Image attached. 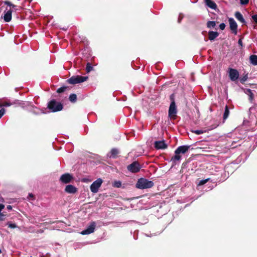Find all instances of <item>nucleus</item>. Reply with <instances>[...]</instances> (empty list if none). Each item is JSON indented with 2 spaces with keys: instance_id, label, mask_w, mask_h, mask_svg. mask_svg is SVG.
<instances>
[{
  "instance_id": "1",
  "label": "nucleus",
  "mask_w": 257,
  "mask_h": 257,
  "mask_svg": "<svg viewBox=\"0 0 257 257\" xmlns=\"http://www.w3.org/2000/svg\"><path fill=\"white\" fill-rule=\"evenodd\" d=\"M153 185L154 183L152 181L144 178H141L138 181L136 187L138 188L144 189L151 188Z\"/></svg>"
},
{
  "instance_id": "2",
  "label": "nucleus",
  "mask_w": 257,
  "mask_h": 257,
  "mask_svg": "<svg viewBox=\"0 0 257 257\" xmlns=\"http://www.w3.org/2000/svg\"><path fill=\"white\" fill-rule=\"evenodd\" d=\"M170 99L171 100V102L169 109V116L171 118L175 119L177 113V109L175 100L174 99L173 94L170 96Z\"/></svg>"
},
{
  "instance_id": "3",
  "label": "nucleus",
  "mask_w": 257,
  "mask_h": 257,
  "mask_svg": "<svg viewBox=\"0 0 257 257\" xmlns=\"http://www.w3.org/2000/svg\"><path fill=\"white\" fill-rule=\"evenodd\" d=\"M48 108L53 112L60 111L62 109L63 105L60 102H58L55 100H51L48 105Z\"/></svg>"
},
{
  "instance_id": "4",
  "label": "nucleus",
  "mask_w": 257,
  "mask_h": 257,
  "mask_svg": "<svg viewBox=\"0 0 257 257\" xmlns=\"http://www.w3.org/2000/svg\"><path fill=\"white\" fill-rule=\"evenodd\" d=\"M88 77L87 76H72L68 80V82L70 84H75L81 83L86 81Z\"/></svg>"
},
{
  "instance_id": "5",
  "label": "nucleus",
  "mask_w": 257,
  "mask_h": 257,
  "mask_svg": "<svg viewBox=\"0 0 257 257\" xmlns=\"http://www.w3.org/2000/svg\"><path fill=\"white\" fill-rule=\"evenodd\" d=\"M102 182L103 180L101 178H98L93 182L90 187L91 191L93 193H96L98 191L99 188L100 187Z\"/></svg>"
},
{
  "instance_id": "6",
  "label": "nucleus",
  "mask_w": 257,
  "mask_h": 257,
  "mask_svg": "<svg viewBox=\"0 0 257 257\" xmlns=\"http://www.w3.org/2000/svg\"><path fill=\"white\" fill-rule=\"evenodd\" d=\"M141 166L137 162H134L127 166L128 170L133 173H136L139 172Z\"/></svg>"
},
{
  "instance_id": "7",
  "label": "nucleus",
  "mask_w": 257,
  "mask_h": 257,
  "mask_svg": "<svg viewBox=\"0 0 257 257\" xmlns=\"http://www.w3.org/2000/svg\"><path fill=\"white\" fill-rule=\"evenodd\" d=\"M95 227V222H92L86 229L81 231V234L82 235L89 234L94 232Z\"/></svg>"
},
{
  "instance_id": "8",
  "label": "nucleus",
  "mask_w": 257,
  "mask_h": 257,
  "mask_svg": "<svg viewBox=\"0 0 257 257\" xmlns=\"http://www.w3.org/2000/svg\"><path fill=\"white\" fill-rule=\"evenodd\" d=\"M229 76L231 81H235L239 77L238 72L234 69L229 68L228 70Z\"/></svg>"
},
{
  "instance_id": "9",
  "label": "nucleus",
  "mask_w": 257,
  "mask_h": 257,
  "mask_svg": "<svg viewBox=\"0 0 257 257\" xmlns=\"http://www.w3.org/2000/svg\"><path fill=\"white\" fill-rule=\"evenodd\" d=\"M73 177L70 174L66 173L62 175L60 177V181L64 183H68L71 182Z\"/></svg>"
},
{
  "instance_id": "10",
  "label": "nucleus",
  "mask_w": 257,
  "mask_h": 257,
  "mask_svg": "<svg viewBox=\"0 0 257 257\" xmlns=\"http://www.w3.org/2000/svg\"><path fill=\"white\" fill-rule=\"evenodd\" d=\"M190 146H181L179 147L175 151V154H185L189 149Z\"/></svg>"
},
{
  "instance_id": "11",
  "label": "nucleus",
  "mask_w": 257,
  "mask_h": 257,
  "mask_svg": "<svg viewBox=\"0 0 257 257\" xmlns=\"http://www.w3.org/2000/svg\"><path fill=\"white\" fill-rule=\"evenodd\" d=\"M228 22L229 24V27L230 29L235 33H236V30L237 28V25L235 21V20L233 18H229L228 19Z\"/></svg>"
},
{
  "instance_id": "12",
  "label": "nucleus",
  "mask_w": 257,
  "mask_h": 257,
  "mask_svg": "<svg viewBox=\"0 0 257 257\" xmlns=\"http://www.w3.org/2000/svg\"><path fill=\"white\" fill-rule=\"evenodd\" d=\"M154 145L157 149H165L167 147V145L164 141H156L155 142Z\"/></svg>"
},
{
  "instance_id": "13",
  "label": "nucleus",
  "mask_w": 257,
  "mask_h": 257,
  "mask_svg": "<svg viewBox=\"0 0 257 257\" xmlns=\"http://www.w3.org/2000/svg\"><path fill=\"white\" fill-rule=\"evenodd\" d=\"M65 191L70 194H74L77 191V189L72 185H68L66 186Z\"/></svg>"
},
{
  "instance_id": "14",
  "label": "nucleus",
  "mask_w": 257,
  "mask_h": 257,
  "mask_svg": "<svg viewBox=\"0 0 257 257\" xmlns=\"http://www.w3.org/2000/svg\"><path fill=\"white\" fill-rule=\"evenodd\" d=\"M206 5L212 10H216L217 5L212 0H204Z\"/></svg>"
},
{
  "instance_id": "15",
  "label": "nucleus",
  "mask_w": 257,
  "mask_h": 257,
  "mask_svg": "<svg viewBox=\"0 0 257 257\" xmlns=\"http://www.w3.org/2000/svg\"><path fill=\"white\" fill-rule=\"evenodd\" d=\"M4 20L7 22H10L12 19V11L11 10H8L4 15Z\"/></svg>"
},
{
  "instance_id": "16",
  "label": "nucleus",
  "mask_w": 257,
  "mask_h": 257,
  "mask_svg": "<svg viewBox=\"0 0 257 257\" xmlns=\"http://www.w3.org/2000/svg\"><path fill=\"white\" fill-rule=\"evenodd\" d=\"M244 92L249 96V99L252 101L254 98V94L250 89H244Z\"/></svg>"
},
{
  "instance_id": "17",
  "label": "nucleus",
  "mask_w": 257,
  "mask_h": 257,
  "mask_svg": "<svg viewBox=\"0 0 257 257\" xmlns=\"http://www.w3.org/2000/svg\"><path fill=\"white\" fill-rule=\"evenodd\" d=\"M218 33L217 32L209 31L208 33V38L210 40H214L218 36Z\"/></svg>"
},
{
  "instance_id": "18",
  "label": "nucleus",
  "mask_w": 257,
  "mask_h": 257,
  "mask_svg": "<svg viewBox=\"0 0 257 257\" xmlns=\"http://www.w3.org/2000/svg\"><path fill=\"white\" fill-rule=\"evenodd\" d=\"M119 153V151L116 149H112L110 152V158H115L117 157Z\"/></svg>"
},
{
  "instance_id": "19",
  "label": "nucleus",
  "mask_w": 257,
  "mask_h": 257,
  "mask_svg": "<svg viewBox=\"0 0 257 257\" xmlns=\"http://www.w3.org/2000/svg\"><path fill=\"white\" fill-rule=\"evenodd\" d=\"M250 62L253 65H257V56L255 55H252L249 58Z\"/></svg>"
},
{
  "instance_id": "20",
  "label": "nucleus",
  "mask_w": 257,
  "mask_h": 257,
  "mask_svg": "<svg viewBox=\"0 0 257 257\" xmlns=\"http://www.w3.org/2000/svg\"><path fill=\"white\" fill-rule=\"evenodd\" d=\"M235 18L238 20L240 22H241V23H244L245 21H244V20L243 18V16L242 15H241V14L238 12H237L235 13Z\"/></svg>"
},
{
  "instance_id": "21",
  "label": "nucleus",
  "mask_w": 257,
  "mask_h": 257,
  "mask_svg": "<svg viewBox=\"0 0 257 257\" xmlns=\"http://www.w3.org/2000/svg\"><path fill=\"white\" fill-rule=\"evenodd\" d=\"M181 158V156L179 154H175V155L172 158L171 161H172L174 164L176 163L177 161H179Z\"/></svg>"
},
{
  "instance_id": "22",
  "label": "nucleus",
  "mask_w": 257,
  "mask_h": 257,
  "mask_svg": "<svg viewBox=\"0 0 257 257\" xmlns=\"http://www.w3.org/2000/svg\"><path fill=\"white\" fill-rule=\"evenodd\" d=\"M229 114V111L228 106H226L225 108V111H224V112L223 114V119H226L228 117Z\"/></svg>"
},
{
  "instance_id": "23",
  "label": "nucleus",
  "mask_w": 257,
  "mask_h": 257,
  "mask_svg": "<svg viewBox=\"0 0 257 257\" xmlns=\"http://www.w3.org/2000/svg\"><path fill=\"white\" fill-rule=\"evenodd\" d=\"M215 25L216 23L214 21H209L207 24V26L208 28H213Z\"/></svg>"
},
{
  "instance_id": "24",
  "label": "nucleus",
  "mask_w": 257,
  "mask_h": 257,
  "mask_svg": "<svg viewBox=\"0 0 257 257\" xmlns=\"http://www.w3.org/2000/svg\"><path fill=\"white\" fill-rule=\"evenodd\" d=\"M191 132L196 135L202 134L206 132L205 131L200 130H192Z\"/></svg>"
},
{
  "instance_id": "25",
  "label": "nucleus",
  "mask_w": 257,
  "mask_h": 257,
  "mask_svg": "<svg viewBox=\"0 0 257 257\" xmlns=\"http://www.w3.org/2000/svg\"><path fill=\"white\" fill-rule=\"evenodd\" d=\"M77 99L76 95L72 94L69 96V99L71 102H75Z\"/></svg>"
},
{
  "instance_id": "26",
  "label": "nucleus",
  "mask_w": 257,
  "mask_h": 257,
  "mask_svg": "<svg viewBox=\"0 0 257 257\" xmlns=\"http://www.w3.org/2000/svg\"><path fill=\"white\" fill-rule=\"evenodd\" d=\"M86 71L87 73L90 72L91 70L93 69V67L92 66L91 64L89 63H88L87 64L86 66Z\"/></svg>"
},
{
  "instance_id": "27",
  "label": "nucleus",
  "mask_w": 257,
  "mask_h": 257,
  "mask_svg": "<svg viewBox=\"0 0 257 257\" xmlns=\"http://www.w3.org/2000/svg\"><path fill=\"white\" fill-rule=\"evenodd\" d=\"M7 225L9 227L11 228H15L17 227L16 224L12 223V222H8Z\"/></svg>"
},
{
  "instance_id": "28",
  "label": "nucleus",
  "mask_w": 257,
  "mask_h": 257,
  "mask_svg": "<svg viewBox=\"0 0 257 257\" xmlns=\"http://www.w3.org/2000/svg\"><path fill=\"white\" fill-rule=\"evenodd\" d=\"M67 87L66 86L60 87L58 89L57 92L58 93H62V92H64L67 89Z\"/></svg>"
},
{
  "instance_id": "29",
  "label": "nucleus",
  "mask_w": 257,
  "mask_h": 257,
  "mask_svg": "<svg viewBox=\"0 0 257 257\" xmlns=\"http://www.w3.org/2000/svg\"><path fill=\"white\" fill-rule=\"evenodd\" d=\"M121 185V183L120 181H115L113 183V186L115 187H120Z\"/></svg>"
},
{
  "instance_id": "30",
  "label": "nucleus",
  "mask_w": 257,
  "mask_h": 257,
  "mask_svg": "<svg viewBox=\"0 0 257 257\" xmlns=\"http://www.w3.org/2000/svg\"><path fill=\"white\" fill-rule=\"evenodd\" d=\"M247 75H245L240 79V81L242 83H243L247 79Z\"/></svg>"
},
{
  "instance_id": "31",
  "label": "nucleus",
  "mask_w": 257,
  "mask_h": 257,
  "mask_svg": "<svg viewBox=\"0 0 257 257\" xmlns=\"http://www.w3.org/2000/svg\"><path fill=\"white\" fill-rule=\"evenodd\" d=\"M208 180H209V179H205V180H202L200 181L198 185H204V184H205L208 181Z\"/></svg>"
},
{
  "instance_id": "32",
  "label": "nucleus",
  "mask_w": 257,
  "mask_h": 257,
  "mask_svg": "<svg viewBox=\"0 0 257 257\" xmlns=\"http://www.w3.org/2000/svg\"><path fill=\"white\" fill-rule=\"evenodd\" d=\"M5 4H6L7 5L9 6L10 7H12L13 8H14L16 7V6H15V5H14L12 4L11 2H8V1H6V2H5Z\"/></svg>"
},
{
  "instance_id": "33",
  "label": "nucleus",
  "mask_w": 257,
  "mask_h": 257,
  "mask_svg": "<svg viewBox=\"0 0 257 257\" xmlns=\"http://www.w3.org/2000/svg\"><path fill=\"white\" fill-rule=\"evenodd\" d=\"M5 113V109L4 108H2L0 110V118L3 116V115Z\"/></svg>"
},
{
  "instance_id": "34",
  "label": "nucleus",
  "mask_w": 257,
  "mask_h": 257,
  "mask_svg": "<svg viewBox=\"0 0 257 257\" xmlns=\"http://www.w3.org/2000/svg\"><path fill=\"white\" fill-rule=\"evenodd\" d=\"M241 5H246L248 3V0H240Z\"/></svg>"
},
{
  "instance_id": "35",
  "label": "nucleus",
  "mask_w": 257,
  "mask_h": 257,
  "mask_svg": "<svg viewBox=\"0 0 257 257\" xmlns=\"http://www.w3.org/2000/svg\"><path fill=\"white\" fill-rule=\"evenodd\" d=\"M219 28L221 30H223L225 28V25L224 23H221L219 25Z\"/></svg>"
},
{
  "instance_id": "36",
  "label": "nucleus",
  "mask_w": 257,
  "mask_h": 257,
  "mask_svg": "<svg viewBox=\"0 0 257 257\" xmlns=\"http://www.w3.org/2000/svg\"><path fill=\"white\" fill-rule=\"evenodd\" d=\"M11 105H12V103H11L10 102H6L3 103V106H5V107H7V106H10Z\"/></svg>"
},
{
  "instance_id": "37",
  "label": "nucleus",
  "mask_w": 257,
  "mask_h": 257,
  "mask_svg": "<svg viewBox=\"0 0 257 257\" xmlns=\"http://www.w3.org/2000/svg\"><path fill=\"white\" fill-rule=\"evenodd\" d=\"M6 215L3 213H0V220H4Z\"/></svg>"
},
{
  "instance_id": "38",
  "label": "nucleus",
  "mask_w": 257,
  "mask_h": 257,
  "mask_svg": "<svg viewBox=\"0 0 257 257\" xmlns=\"http://www.w3.org/2000/svg\"><path fill=\"white\" fill-rule=\"evenodd\" d=\"M252 19L256 23H257V15H253L252 16Z\"/></svg>"
},
{
  "instance_id": "39",
  "label": "nucleus",
  "mask_w": 257,
  "mask_h": 257,
  "mask_svg": "<svg viewBox=\"0 0 257 257\" xmlns=\"http://www.w3.org/2000/svg\"><path fill=\"white\" fill-rule=\"evenodd\" d=\"M31 198H32V200H34V195H33V194H32V193H30V194H29V196H28V199H29V200H30V199H31Z\"/></svg>"
},
{
  "instance_id": "40",
  "label": "nucleus",
  "mask_w": 257,
  "mask_h": 257,
  "mask_svg": "<svg viewBox=\"0 0 257 257\" xmlns=\"http://www.w3.org/2000/svg\"><path fill=\"white\" fill-rule=\"evenodd\" d=\"M183 18V16H182L181 15H180L179 16V18H178V22L180 23L181 20H182V19Z\"/></svg>"
},
{
  "instance_id": "41",
  "label": "nucleus",
  "mask_w": 257,
  "mask_h": 257,
  "mask_svg": "<svg viewBox=\"0 0 257 257\" xmlns=\"http://www.w3.org/2000/svg\"><path fill=\"white\" fill-rule=\"evenodd\" d=\"M7 209L9 210H11L12 209V207L11 205H8L7 206Z\"/></svg>"
},
{
  "instance_id": "42",
  "label": "nucleus",
  "mask_w": 257,
  "mask_h": 257,
  "mask_svg": "<svg viewBox=\"0 0 257 257\" xmlns=\"http://www.w3.org/2000/svg\"><path fill=\"white\" fill-rule=\"evenodd\" d=\"M238 44L240 45H242V41L241 39H239V41H238Z\"/></svg>"
}]
</instances>
